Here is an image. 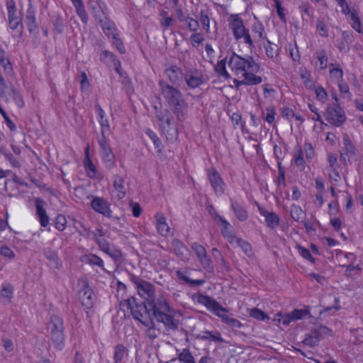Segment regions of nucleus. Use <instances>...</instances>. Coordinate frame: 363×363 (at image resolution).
<instances>
[{"mask_svg":"<svg viewBox=\"0 0 363 363\" xmlns=\"http://www.w3.org/2000/svg\"><path fill=\"white\" fill-rule=\"evenodd\" d=\"M159 91L171 107L172 113L179 121H183L187 116L188 104L181 91L164 80L158 83Z\"/></svg>","mask_w":363,"mask_h":363,"instance_id":"nucleus-1","label":"nucleus"},{"mask_svg":"<svg viewBox=\"0 0 363 363\" xmlns=\"http://www.w3.org/2000/svg\"><path fill=\"white\" fill-rule=\"evenodd\" d=\"M147 304V303L141 301L134 296H130L121 301L120 306L123 311H130L133 318L141 323L151 317Z\"/></svg>","mask_w":363,"mask_h":363,"instance_id":"nucleus-2","label":"nucleus"},{"mask_svg":"<svg viewBox=\"0 0 363 363\" xmlns=\"http://www.w3.org/2000/svg\"><path fill=\"white\" fill-rule=\"evenodd\" d=\"M228 66L233 70H235L237 74L239 72L242 74L247 71L257 72L259 68L252 57H242L235 52L233 53L229 60Z\"/></svg>","mask_w":363,"mask_h":363,"instance_id":"nucleus-3","label":"nucleus"},{"mask_svg":"<svg viewBox=\"0 0 363 363\" xmlns=\"http://www.w3.org/2000/svg\"><path fill=\"white\" fill-rule=\"evenodd\" d=\"M155 111V117L162 123V128L163 131L167 135H170V139L172 140L178 135L177 129L173 125V116L167 108H159L157 106H154Z\"/></svg>","mask_w":363,"mask_h":363,"instance_id":"nucleus-4","label":"nucleus"},{"mask_svg":"<svg viewBox=\"0 0 363 363\" xmlns=\"http://www.w3.org/2000/svg\"><path fill=\"white\" fill-rule=\"evenodd\" d=\"M198 302L204 305L209 311L220 317L222 320L223 317L227 316V308L223 307L216 300L208 296L199 294L198 295Z\"/></svg>","mask_w":363,"mask_h":363,"instance_id":"nucleus-5","label":"nucleus"},{"mask_svg":"<svg viewBox=\"0 0 363 363\" xmlns=\"http://www.w3.org/2000/svg\"><path fill=\"white\" fill-rule=\"evenodd\" d=\"M325 119L335 126H340L346 119L344 111L337 104L329 106L325 113Z\"/></svg>","mask_w":363,"mask_h":363,"instance_id":"nucleus-6","label":"nucleus"},{"mask_svg":"<svg viewBox=\"0 0 363 363\" xmlns=\"http://www.w3.org/2000/svg\"><path fill=\"white\" fill-rule=\"evenodd\" d=\"M147 304L152 310L151 316L155 317L158 313L165 312H174L164 296H160L157 298L154 296L152 301H150Z\"/></svg>","mask_w":363,"mask_h":363,"instance_id":"nucleus-7","label":"nucleus"},{"mask_svg":"<svg viewBox=\"0 0 363 363\" xmlns=\"http://www.w3.org/2000/svg\"><path fill=\"white\" fill-rule=\"evenodd\" d=\"M90 206L94 211L102 214L104 216L112 218V211L110 208V203L106 199L96 196L91 200Z\"/></svg>","mask_w":363,"mask_h":363,"instance_id":"nucleus-8","label":"nucleus"},{"mask_svg":"<svg viewBox=\"0 0 363 363\" xmlns=\"http://www.w3.org/2000/svg\"><path fill=\"white\" fill-rule=\"evenodd\" d=\"M96 242L99 245V249L110 256L115 261H118L122 257V252L121 250L116 247L114 245L110 243L106 239H96Z\"/></svg>","mask_w":363,"mask_h":363,"instance_id":"nucleus-9","label":"nucleus"},{"mask_svg":"<svg viewBox=\"0 0 363 363\" xmlns=\"http://www.w3.org/2000/svg\"><path fill=\"white\" fill-rule=\"evenodd\" d=\"M184 79L191 89H196L204 82L203 73L197 69H190L186 72Z\"/></svg>","mask_w":363,"mask_h":363,"instance_id":"nucleus-10","label":"nucleus"},{"mask_svg":"<svg viewBox=\"0 0 363 363\" xmlns=\"http://www.w3.org/2000/svg\"><path fill=\"white\" fill-rule=\"evenodd\" d=\"M209 182L217 196H221L225 191V184L217 170L212 169L208 172Z\"/></svg>","mask_w":363,"mask_h":363,"instance_id":"nucleus-11","label":"nucleus"},{"mask_svg":"<svg viewBox=\"0 0 363 363\" xmlns=\"http://www.w3.org/2000/svg\"><path fill=\"white\" fill-rule=\"evenodd\" d=\"M35 12L36 9L32 4L31 0H28L25 22L30 34L38 33V26L36 22Z\"/></svg>","mask_w":363,"mask_h":363,"instance_id":"nucleus-12","label":"nucleus"},{"mask_svg":"<svg viewBox=\"0 0 363 363\" xmlns=\"http://www.w3.org/2000/svg\"><path fill=\"white\" fill-rule=\"evenodd\" d=\"M79 297L84 307L88 309L93 307L94 294L88 282H84L83 287L79 291Z\"/></svg>","mask_w":363,"mask_h":363,"instance_id":"nucleus-13","label":"nucleus"},{"mask_svg":"<svg viewBox=\"0 0 363 363\" xmlns=\"http://www.w3.org/2000/svg\"><path fill=\"white\" fill-rule=\"evenodd\" d=\"M354 40V36L351 31L342 32V37L336 40L335 47L340 52L347 53L350 50V45Z\"/></svg>","mask_w":363,"mask_h":363,"instance_id":"nucleus-14","label":"nucleus"},{"mask_svg":"<svg viewBox=\"0 0 363 363\" xmlns=\"http://www.w3.org/2000/svg\"><path fill=\"white\" fill-rule=\"evenodd\" d=\"M89 6L96 21L99 23L108 18L105 4L98 1H89Z\"/></svg>","mask_w":363,"mask_h":363,"instance_id":"nucleus-15","label":"nucleus"},{"mask_svg":"<svg viewBox=\"0 0 363 363\" xmlns=\"http://www.w3.org/2000/svg\"><path fill=\"white\" fill-rule=\"evenodd\" d=\"M342 139L344 147L340 151V160L346 164L350 162V157L355 155V147L347 135H344Z\"/></svg>","mask_w":363,"mask_h":363,"instance_id":"nucleus-16","label":"nucleus"},{"mask_svg":"<svg viewBox=\"0 0 363 363\" xmlns=\"http://www.w3.org/2000/svg\"><path fill=\"white\" fill-rule=\"evenodd\" d=\"M172 313L173 312H165L160 314L158 313V315L155 318L157 322L163 323L167 329L177 330L179 328V320L173 317Z\"/></svg>","mask_w":363,"mask_h":363,"instance_id":"nucleus-17","label":"nucleus"},{"mask_svg":"<svg viewBox=\"0 0 363 363\" xmlns=\"http://www.w3.org/2000/svg\"><path fill=\"white\" fill-rule=\"evenodd\" d=\"M35 206L36 208V216L42 227H47L50 222L49 216L45 209V202L41 198L35 199Z\"/></svg>","mask_w":363,"mask_h":363,"instance_id":"nucleus-18","label":"nucleus"},{"mask_svg":"<svg viewBox=\"0 0 363 363\" xmlns=\"http://www.w3.org/2000/svg\"><path fill=\"white\" fill-rule=\"evenodd\" d=\"M138 294L148 303L152 301L155 296V286L148 281H144L137 289Z\"/></svg>","mask_w":363,"mask_h":363,"instance_id":"nucleus-19","label":"nucleus"},{"mask_svg":"<svg viewBox=\"0 0 363 363\" xmlns=\"http://www.w3.org/2000/svg\"><path fill=\"white\" fill-rule=\"evenodd\" d=\"M165 72L169 82L173 85L179 86L184 79V74L177 66H171L166 69Z\"/></svg>","mask_w":363,"mask_h":363,"instance_id":"nucleus-20","label":"nucleus"},{"mask_svg":"<svg viewBox=\"0 0 363 363\" xmlns=\"http://www.w3.org/2000/svg\"><path fill=\"white\" fill-rule=\"evenodd\" d=\"M259 213L264 216L265 223L268 228L270 229H275L279 225V218L274 212H269L265 208L258 206Z\"/></svg>","mask_w":363,"mask_h":363,"instance_id":"nucleus-21","label":"nucleus"},{"mask_svg":"<svg viewBox=\"0 0 363 363\" xmlns=\"http://www.w3.org/2000/svg\"><path fill=\"white\" fill-rule=\"evenodd\" d=\"M125 181L122 177L118 174H115L113 176V193H115V196L118 200H121L123 199L126 195L125 188Z\"/></svg>","mask_w":363,"mask_h":363,"instance_id":"nucleus-22","label":"nucleus"},{"mask_svg":"<svg viewBox=\"0 0 363 363\" xmlns=\"http://www.w3.org/2000/svg\"><path fill=\"white\" fill-rule=\"evenodd\" d=\"M231 28L236 40L241 39L248 30L245 27L242 20L239 17H236L233 19L231 23Z\"/></svg>","mask_w":363,"mask_h":363,"instance_id":"nucleus-23","label":"nucleus"},{"mask_svg":"<svg viewBox=\"0 0 363 363\" xmlns=\"http://www.w3.org/2000/svg\"><path fill=\"white\" fill-rule=\"evenodd\" d=\"M84 166L87 172V175L90 178L96 177L97 169L89 156V146L88 145L85 149V159L84 160Z\"/></svg>","mask_w":363,"mask_h":363,"instance_id":"nucleus-24","label":"nucleus"},{"mask_svg":"<svg viewBox=\"0 0 363 363\" xmlns=\"http://www.w3.org/2000/svg\"><path fill=\"white\" fill-rule=\"evenodd\" d=\"M230 206L235 216L239 220L245 221L247 219L248 215L247 211L238 201L231 200Z\"/></svg>","mask_w":363,"mask_h":363,"instance_id":"nucleus-25","label":"nucleus"},{"mask_svg":"<svg viewBox=\"0 0 363 363\" xmlns=\"http://www.w3.org/2000/svg\"><path fill=\"white\" fill-rule=\"evenodd\" d=\"M50 333V340L54 347L58 350H62L65 347V335L64 331H57Z\"/></svg>","mask_w":363,"mask_h":363,"instance_id":"nucleus-26","label":"nucleus"},{"mask_svg":"<svg viewBox=\"0 0 363 363\" xmlns=\"http://www.w3.org/2000/svg\"><path fill=\"white\" fill-rule=\"evenodd\" d=\"M48 329L50 333L64 331L65 327L62 318L56 315H51Z\"/></svg>","mask_w":363,"mask_h":363,"instance_id":"nucleus-27","label":"nucleus"},{"mask_svg":"<svg viewBox=\"0 0 363 363\" xmlns=\"http://www.w3.org/2000/svg\"><path fill=\"white\" fill-rule=\"evenodd\" d=\"M43 255L56 269H60L62 268V264L57 252L50 248H46L43 250Z\"/></svg>","mask_w":363,"mask_h":363,"instance_id":"nucleus-28","label":"nucleus"},{"mask_svg":"<svg viewBox=\"0 0 363 363\" xmlns=\"http://www.w3.org/2000/svg\"><path fill=\"white\" fill-rule=\"evenodd\" d=\"M99 25L105 35L108 38H112L115 35H118L114 23L111 21L108 17L102 21V22H100Z\"/></svg>","mask_w":363,"mask_h":363,"instance_id":"nucleus-29","label":"nucleus"},{"mask_svg":"<svg viewBox=\"0 0 363 363\" xmlns=\"http://www.w3.org/2000/svg\"><path fill=\"white\" fill-rule=\"evenodd\" d=\"M141 323L147 328L145 330V336L151 340H155L157 337V334L152 318L150 317V319H146L142 321Z\"/></svg>","mask_w":363,"mask_h":363,"instance_id":"nucleus-30","label":"nucleus"},{"mask_svg":"<svg viewBox=\"0 0 363 363\" xmlns=\"http://www.w3.org/2000/svg\"><path fill=\"white\" fill-rule=\"evenodd\" d=\"M100 155L102 157L103 162L106 167L108 169H112L116 166V162L114 161L115 157L112 152L111 149L106 151L100 152Z\"/></svg>","mask_w":363,"mask_h":363,"instance_id":"nucleus-31","label":"nucleus"},{"mask_svg":"<svg viewBox=\"0 0 363 363\" xmlns=\"http://www.w3.org/2000/svg\"><path fill=\"white\" fill-rule=\"evenodd\" d=\"M198 338L202 340H211L213 342H223V339L222 338L220 333L218 331H208L206 330L203 332V334L198 335Z\"/></svg>","mask_w":363,"mask_h":363,"instance_id":"nucleus-32","label":"nucleus"},{"mask_svg":"<svg viewBox=\"0 0 363 363\" xmlns=\"http://www.w3.org/2000/svg\"><path fill=\"white\" fill-rule=\"evenodd\" d=\"M11 96L18 108H23L25 105L23 96L17 89L13 86H11L10 91H6V96Z\"/></svg>","mask_w":363,"mask_h":363,"instance_id":"nucleus-33","label":"nucleus"},{"mask_svg":"<svg viewBox=\"0 0 363 363\" xmlns=\"http://www.w3.org/2000/svg\"><path fill=\"white\" fill-rule=\"evenodd\" d=\"M253 72L247 71L242 74L244 77V82L245 85H257L262 82V79L259 76L255 75Z\"/></svg>","mask_w":363,"mask_h":363,"instance_id":"nucleus-34","label":"nucleus"},{"mask_svg":"<svg viewBox=\"0 0 363 363\" xmlns=\"http://www.w3.org/2000/svg\"><path fill=\"white\" fill-rule=\"evenodd\" d=\"M348 16H350V21L352 22V28L359 33H361L362 32V26L359 17L358 11L356 9H352Z\"/></svg>","mask_w":363,"mask_h":363,"instance_id":"nucleus-35","label":"nucleus"},{"mask_svg":"<svg viewBox=\"0 0 363 363\" xmlns=\"http://www.w3.org/2000/svg\"><path fill=\"white\" fill-rule=\"evenodd\" d=\"M172 245L178 257L180 259L185 257V254L188 251V249L181 240L178 239L173 240L172 242Z\"/></svg>","mask_w":363,"mask_h":363,"instance_id":"nucleus-36","label":"nucleus"},{"mask_svg":"<svg viewBox=\"0 0 363 363\" xmlns=\"http://www.w3.org/2000/svg\"><path fill=\"white\" fill-rule=\"evenodd\" d=\"M127 355L128 350L126 347L122 344L117 345L114 348V363H121Z\"/></svg>","mask_w":363,"mask_h":363,"instance_id":"nucleus-37","label":"nucleus"},{"mask_svg":"<svg viewBox=\"0 0 363 363\" xmlns=\"http://www.w3.org/2000/svg\"><path fill=\"white\" fill-rule=\"evenodd\" d=\"M73 5L74 6L77 13L79 16L81 21L85 24L87 23V22L89 21V17L86 12V10H85V8H84L82 1L80 0V1L73 4Z\"/></svg>","mask_w":363,"mask_h":363,"instance_id":"nucleus-38","label":"nucleus"},{"mask_svg":"<svg viewBox=\"0 0 363 363\" xmlns=\"http://www.w3.org/2000/svg\"><path fill=\"white\" fill-rule=\"evenodd\" d=\"M0 152L4 156L5 159L9 162L13 167L21 168V162L18 158L14 157L12 153L3 148H0Z\"/></svg>","mask_w":363,"mask_h":363,"instance_id":"nucleus-39","label":"nucleus"},{"mask_svg":"<svg viewBox=\"0 0 363 363\" xmlns=\"http://www.w3.org/2000/svg\"><path fill=\"white\" fill-rule=\"evenodd\" d=\"M226 58H224L217 62L215 65L214 70L223 78L228 79L230 77L229 73L225 68Z\"/></svg>","mask_w":363,"mask_h":363,"instance_id":"nucleus-40","label":"nucleus"},{"mask_svg":"<svg viewBox=\"0 0 363 363\" xmlns=\"http://www.w3.org/2000/svg\"><path fill=\"white\" fill-rule=\"evenodd\" d=\"M177 278L191 286H201L204 284V279H191L180 271L177 272Z\"/></svg>","mask_w":363,"mask_h":363,"instance_id":"nucleus-41","label":"nucleus"},{"mask_svg":"<svg viewBox=\"0 0 363 363\" xmlns=\"http://www.w3.org/2000/svg\"><path fill=\"white\" fill-rule=\"evenodd\" d=\"M293 160L295 165L298 168L300 171H303L306 167V162L303 159V152L299 148L297 152L294 155Z\"/></svg>","mask_w":363,"mask_h":363,"instance_id":"nucleus-42","label":"nucleus"},{"mask_svg":"<svg viewBox=\"0 0 363 363\" xmlns=\"http://www.w3.org/2000/svg\"><path fill=\"white\" fill-rule=\"evenodd\" d=\"M177 359L182 363H196L195 359L189 349L184 348L179 354Z\"/></svg>","mask_w":363,"mask_h":363,"instance_id":"nucleus-43","label":"nucleus"},{"mask_svg":"<svg viewBox=\"0 0 363 363\" xmlns=\"http://www.w3.org/2000/svg\"><path fill=\"white\" fill-rule=\"evenodd\" d=\"M290 216L294 220L298 222L306 214L300 206L293 204L291 206Z\"/></svg>","mask_w":363,"mask_h":363,"instance_id":"nucleus-44","label":"nucleus"},{"mask_svg":"<svg viewBox=\"0 0 363 363\" xmlns=\"http://www.w3.org/2000/svg\"><path fill=\"white\" fill-rule=\"evenodd\" d=\"M330 67H333V69H330V74L331 77L336 79L337 82L342 81L343 71L340 65L337 63H331L330 64Z\"/></svg>","mask_w":363,"mask_h":363,"instance_id":"nucleus-45","label":"nucleus"},{"mask_svg":"<svg viewBox=\"0 0 363 363\" xmlns=\"http://www.w3.org/2000/svg\"><path fill=\"white\" fill-rule=\"evenodd\" d=\"M199 19L203 29L208 33L210 31V18L208 10H201L199 13Z\"/></svg>","mask_w":363,"mask_h":363,"instance_id":"nucleus-46","label":"nucleus"},{"mask_svg":"<svg viewBox=\"0 0 363 363\" xmlns=\"http://www.w3.org/2000/svg\"><path fill=\"white\" fill-rule=\"evenodd\" d=\"M236 242L248 257H253L252 246L247 241L241 238H236Z\"/></svg>","mask_w":363,"mask_h":363,"instance_id":"nucleus-47","label":"nucleus"},{"mask_svg":"<svg viewBox=\"0 0 363 363\" xmlns=\"http://www.w3.org/2000/svg\"><path fill=\"white\" fill-rule=\"evenodd\" d=\"M145 133L151 139V140L152 141V143L155 145V147L156 149H157V151L159 152H161L162 150V148H163V145H162V141L157 137V134L149 128H147L145 130Z\"/></svg>","mask_w":363,"mask_h":363,"instance_id":"nucleus-48","label":"nucleus"},{"mask_svg":"<svg viewBox=\"0 0 363 363\" xmlns=\"http://www.w3.org/2000/svg\"><path fill=\"white\" fill-rule=\"evenodd\" d=\"M85 262L91 265H96L105 270L104 261L99 256L94 254H89L85 257Z\"/></svg>","mask_w":363,"mask_h":363,"instance_id":"nucleus-49","label":"nucleus"},{"mask_svg":"<svg viewBox=\"0 0 363 363\" xmlns=\"http://www.w3.org/2000/svg\"><path fill=\"white\" fill-rule=\"evenodd\" d=\"M316 58L320 62V69L324 70L328 66V56L325 50L321 49L315 52Z\"/></svg>","mask_w":363,"mask_h":363,"instance_id":"nucleus-50","label":"nucleus"},{"mask_svg":"<svg viewBox=\"0 0 363 363\" xmlns=\"http://www.w3.org/2000/svg\"><path fill=\"white\" fill-rule=\"evenodd\" d=\"M342 267H346L345 276L351 278L354 277L356 274H359L362 270L359 265H354V261H352L350 264L347 266L342 265Z\"/></svg>","mask_w":363,"mask_h":363,"instance_id":"nucleus-51","label":"nucleus"},{"mask_svg":"<svg viewBox=\"0 0 363 363\" xmlns=\"http://www.w3.org/2000/svg\"><path fill=\"white\" fill-rule=\"evenodd\" d=\"M6 9L9 20L19 18L16 15V6L14 0H6Z\"/></svg>","mask_w":363,"mask_h":363,"instance_id":"nucleus-52","label":"nucleus"},{"mask_svg":"<svg viewBox=\"0 0 363 363\" xmlns=\"http://www.w3.org/2000/svg\"><path fill=\"white\" fill-rule=\"evenodd\" d=\"M13 287L11 284L7 283L2 285L1 289L0 291V296L1 297L11 300L13 297Z\"/></svg>","mask_w":363,"mask_h":363,"instance_id":"nucleus-53","label":"nucleus"},{"mask_svg":"<svg viewBox=\"0 0 363 363\" xmlns=\"http://www.w3.org/2000/svg\"><path fill=\"white\" fill-rule=\"evenodd\" d=\"M267 45H264V49L266 52V55L269 58H273L275 55L278 54V46L276 44L272 43L267 39Z\"/></svg>","mask_w":363,"mask_h":363,"instance_id":"nucleus-54","label":"nucleus"},{"mask_svg":"<svg viewBox=\"0 0 363 363\" xmlns=\"http://www.w3.org/2000/svg\"><path fill=\"white\" fill-rule=\"evenodd\" d=\"M203 268L208 272H213V265L211 259L207 255H204L201 259H199Z\"/></svg>","mask_w":363,"mask_h":363,"instance_id":"nucleus-55","label":"nucleus"},{"mask_svg":"<svg viewBox=\"0 0 363 363\" xmlns=\"http://www.w3.org/2000/svg\"><path fill=\"white\" fill-rule=\"evenodd\" d=\"M338 83L339 91L342 94H345L343 97L347 98L349 101L352 100V94L350 91L349 86L344 81H340Z\"/></svg>","mask_w":363,"mask_h":363,"instance_id":"nucleus-56","label":"nucleus"},{"mask_svg":"<svg viewBox=\"0 0 363 363\" xmlns=\"http://www.w3.org/2000/svg\"><path fill=\"white\" fill-rule=\"evenodd\" d=\"M191 249L196 255L198 259H201L202 257L207 255L206 250L203 246L199 242H194L191 245Z\"/></svg>","mask_w":363,"mask_h":363,"instance_id":"nucleus-57","label":"nucleus"},{"mask_svg":"<svg viewBox=\"0 0 363 363\" xmlns=\"http://www.w3.org/2000/svg\"><path fill=\"white\" fill-rule=\"evenodd\" d=\"M290 313L291 319L294 321L298 320L303 318L305 315L309 314L308 309H294Z\"/></svg>","mask_w":363,"mask_h":363,"instance_id":"nucleus-58","label":"nucleus"},{"mask_svg":"<svg viewBox=\"0 0 363 363\" xmlns=\"http://www.w3.org/2000/svg\"><path fill=\"white\" fill-rule=\"evenodd\" d=\"M101 61L104 62V63H113L118 59L116 58V56L113 53L108 50H104L101 55L100 57Z\"/></svg>","mask_w":363,"mask_h":363,"instance_id":"nucleus-59","label":"nucleus"},{"mask_svg":"<svg viewBox=\"0 0 363 363\" xmlns=\"http://www.w3.org/2000/svg\"><path fill=\"white\" fill-rule=\"evenodd\" d=\"M316 30L319 35L324 38L328 37V30L326 23L322 20H318Z\"/></svg>","mask_w":363,"mask_h":363,"instance_id":"nucleus-60","label":"nucleus"},{"mask_svg":"<svg viewBox=\"0 0 363 363\" xmlns=\"http://www.w3.org/2000/svg\"><path fill=\"white\" fill-rule=\"evenodd\" d=\"M250 315L259 320H264L265 318H269L268 315L262 310L253 308L250 311Z\"/></svg>","mask_w":363,"mask_h":363,"instance_id":"nucleus-61","label":"nucleus"},{"mask_svg":"<svg viewBox=\"0 0 363 363\" xmlns=\"http://www.w3.org/2000/svg\"><path fill=\"white\" fill-rule=\"evenodd\" d=\"M297 250H298V252L299 255L302 257H303L304 259L310 261L312 264L315 263V259L314 258H313L310 251L308 249H306V247H303L301 245H298L297 246Z\"/></svg>","mask_w":363,"mask_h":363,"instance_id":"nucleus-62","label":"nucleus"},{"mask_svg":"<svg viewBox=\"0 0 363 363\" xmlns=\"http://www.w3.org/2000/svg\"><path fill=\"white\" fill-rule=\"evenodd\" d=\"M0 255L9 260L13 259L16 256L14 252L7 245L0 247Z\"/></svg>","mask_w":363,"mask_h":363,"instance_id":"nucleus-63","label":"nucleus"},{"mask_svg":"<svg viewBox=\"0 0 363 363\" xmlns=\"http://www.w3.org/2000/svg\"><path fill=\"white\" fill-rule=\"evenodd\" d=\"M67 220L63 215H57L55 220V228L59 231H63L66 228Z\"/></svg>","mask_w":363,"mask_h":363,"instance_id":"nucleus-64","label":"nucleus"}]
</instances>
